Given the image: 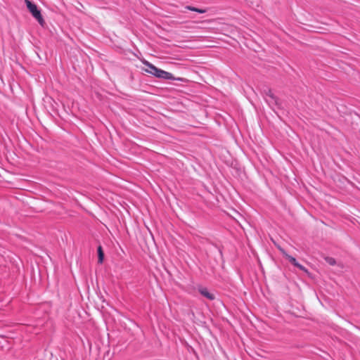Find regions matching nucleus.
<instances>
[{
	"label": "nucleus",
	"mask_w": 360,
	"mask_h": 360,
	"mask_svg": "<svg viewBox=\"0 0 360 360\" xmlns=\"http://www.w3.org/2000/svg\"><path fill=\"white\" fill-rule=\"evenodd\" d=\"M143 64L148 67L145 71L160 79L184 81L183 78H175L172 73L159 69L149 62L144 60Z\"/></svg>",
	"instance_id": "obj_1"
},
{
	"label": "nucleus",
	"mask_w": 360,
	"mask_h": 360,
	"mask_svg": "<svg viewBox=\"0 0 360 360\" xmlns=\"http://www.w3.org/2000/svg\"><path fill=\"white\" fill-rule=\"evenodd\" d=\"M25 3L26 4L27 7L29 11L32 13V16L41 26H44L45 21L37 6L32 4L30 0H25Z\"/></svg>",
	"instance_id": "obj_2"
},
{
	"label": "nucleus",
	"mask_w": 360,
	"mask_h": 360,
	"mask_svg": "<svg viewBox=\"0 0 360 360\" xmlns=\"http://www.w3.org/2000/svg\"><path fill=\"white\" fill-rule=\"evenodd\" d=\"M266 94V101L270 106L272 105H278V98L272 93L271 89H268L265 91Z\"/></svg>",
	"instance_id": "obj_3"
},
{
	"label": "nucleus",
	"mask_w": 360,
	"mask_h": 360,
	"mask_svg": "<svg viewBox=\"0 0 360 360\" xmlns=\"http://www.w3.org/2000/svg\"><path fill=\"white\" fill-rule=\"evenodd\" d=\"M200 293L207 297L208 300H213L214 299V295L210 292L207 288H201L199 289Z\"/></svg>",
	"instance_id": "obj_4"
},
{
	"label": "nucleus",
	"mask_w": 360,
	"mask_h": 360,
	"mask_svg": "<svg viewBox=\"0 0 360 360\" xmlns=\"http://www.w3.org/2000/svg\"><path fill=\"white\" fill-rule=\"evenodd\" d=\"M98 263L101 264L103 262L104 253L103 252V249L101 245L98 247Z\"/></svg>",
	"instance_id": "obj_5"
},
{
	"label": "nucleus",
	"mask_w": 360,
	"mask_h": 360,
	"mask_svg": "<svg viewBox=\"0 0 360 360\" xmlns=\"http://www.w3.org/2000/svg\"><path fill=\"white\" fill-rule=\"evenodd\" d=\"M284 255L285 256V257L288 259V261L292 264H293L295 266H296V265H297L298 262H297L296 259L286 253L284 252Z\"/></svg>",
	"instance_id": "obj_6"
},
{
	"label": "nucleus",
	"mask_w": 360,
	"mask_h": 360,
	"mask_svg": "<svg viewBox=\"0 0 360 360\" xmlns=\"http://www.w3.org/2000/svg\"><path fill=\"white\" fill-rule=\"evenodd\" d=\"M325 260L328 264H329L331 266H333L336 264L335 259L330 257H326Z\"/></svg>",
	"instance_id": "obj_7"
},
{
	"label": "nucleus",
	"mask_w": 360,
	"mask_h": 360,
	"mask_svg": "<svg viewBox=\"0 0 360 360\" xmlns=\"http://www.w3.org/2000/svg\"><path fill=\"white\" fill-rule=\"evenodd\" d=\"M186 8L190 11H195L199 13H205V10H203V9H200V8H195V7H192V6H187Z\"/></svg>",
	"instance_id": "obj_8"
},
{
	"label": "nucleus",
	"mask_w": 360,
	"mask_h": 360,
	"mask_svg": "<svg viewBox=\"0 0 360 360\" xmlns=\"http://www.w3.org/2000/svg\"><path fill=\"white\" fill-rule=\"evenodd\" d=\"M296 267L299 268L300 270L304 271L306 274L309 275V272L308 271V270L302 264L298 263L297 265H296Z\"/></svg>",
	"instance_id": "obj_9"
}]
</instances>
